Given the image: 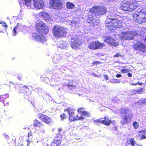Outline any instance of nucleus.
I'll use <instances>...</instances> for the list:
<instances>
[{
  "instance_id": "7ed1b4c3",
  "label": "nucleus",
  "mask_w": 146,
  "mask_h": 146,
  "mask_svg": "<svg viewBox=\"0 0 146 146\" xmlns=\"http://www.w3.org/2000/svg\"><path fill=\"white\" fill-rule=\"evenodd\" d=\"M138 6L135 0H122L120 3L121 9L125 11H132L136 9Z\"/></svg>"
},
{
  "instance_id": "58836bf2",
  "label": "nucleus",
  "mask_w": 146,
  "mask_h": 146,
  "mask_svg": "<svg viewBox=\"0 0 146 146\" xmlns=\"http://www.w3.org/2000/svg\"><path fill=\"white\" fill-rule=\"evenodd\" d=\"M27 141L28 142L27 145L28 146H30V144H31V143H32V141H30L29 139H28L27 140Z\"/></svg>"
},
{
  "instance_id": "f704fd0d",
  "label": "nucleus",
  "mask_w": 146,
  "mask_h": 146,
  "mask_svg": "<svg viewBox=\"0 0 146 146\" xmlns=\"http://www.w3.org/2000/svg\"><path fill=\"white\" fill-rule=\"evenodd\" d=\"M113 57L118 58L119 57H123V56L120 54L119 52H118L116 53L115 55H114L113 56Z\"/></svg>"
},
{
  "instance_id": "4be33fe9",
  "label": "nucleus",
  "mask_w": 146,
  "mask_h": 146,
  "mask_svg": "<svg viewBox=\"0 0 146 146\" xmlns=\"http://www.w3.org/2000/svg\"><path fill=\"white\" fill-rule=\"evenodd\" d=\"M38 15L42 17L46 21L49 20L50 18L49 14L44 11L40 12Z\"/></svg>"
},
{
  "instance_id": "473e14b6",
  "label": "nucleus",
  "mask_w": 146,
  "mask_h": 146,
  "mask_svg": "<svg viewBox=\"0 0 146 146\" xmlns=\"http://www.w3.org/2000/svg\"><path fill=\"white\" fill-rule=\"evenodd\" d=\"M23 91H25L27 92V91H29V89L28 87V86H24L22 88Z\"/></svg>"
},
{
  "instance_id": "aec40b11",
  "label": "nucleus",
  "mask_w": 146,
  "mask_h": 146,
  "mask_svg": "<svg viewBox=\"0 0 146 146\" xmlns=\"http://www.w3.org/2000/svg\"><path fill=\"white\" fill-rule=\"evenodd\" d=\"M104 42L109 43L110 45L114 46H116L117 45V44L115 42L114 39L110 37H106L104 40Z\"/></svg>"
},
{
  "instance_id": "09e8293b",
  "label": "nucleus",
  "mask_w": 146,
  "mask_h": 146,
  "mask_svg": "<svg viewBox=\"0 0 146 146\" xmlns=\"http://www.w3.org/2000/svg\"><path fill=\"white\" fill-rule=\"evenodd\" d=\"M127 76L129 77H131L132 76V74L130 73H128L127 74Z\"/></svg>"
},
{
  "instance_id": "c9c22d12",
  "label": "nucleus",
  "mask_w": 146,
  "mask_h": 146,
  "mask_svg": "<svg viewBox=\"0 0 146 146\" xmlns=\"http://www.w3.org/2000/svg\"><path fill=\"white\" fill-rule=\"evenodd\" d=\"M101 62L98 61H94L92 63V65H95V64H101Z\"/></svg>"
},
{
  "instance_id": "2eb2a0df",
  "label": "nucleus",
  "mask_w": 146,
  "mask_h": 146,
  "mask_svg": "<svg viewBox=\"0 0 146 146\" xmlns=\"http://www.w3.org/2000/svg\"><path fill=\"white\" fill-rule=\"evenodd\" d=\"M70 44L73 49H79L80 43L78 39L73 38L71 39Z\"/></svg>"
},
{
  "instance_id": "c85d7f7f",
  "label": "nucleus",
  "mask_w": 146,
  "mask_h": 146,
  "mask_svg": "<svg viewBox=\"0 0 146 146\" xmlns=\"http://www.w3.org/2000/svg\"><path fill=\"white\" fill-rule=\"evenodd\" d=\"M66 7L68 9H72L75 5L74 4L69 2L66 3Z\"/></svg>"
},
{
  "instance_id": "6e6552de",
  "label": "nucleus",
  "mask_w": 146,
  "mask_h": 146,
  "mask_svg": "<svg viewBox=\"0 0 146 146\" xmlns=\"http://www.w3.org/2000/svg\"><path fill=\"white\" fill-rule=\"evenodd\" d=\"M75 110L70 108H68L64 109V111H67L69 115V119L71 122L74 121L82 120L84 119L82 116H79L78 114L76 115L74 114Z\"/></svg>"
},
{
  "instance_id": "f03ea898",
  "label": "nucleus",
  "mask_w": 146,
  "mask_h": 146,
  "mask_svg": "<svg viewBox=\"0 0 146 146\" xmlns=\"http://www.w3.org/2000/svg\"><path fill=\"white\" fill-rule=\"evenodd\" d=\"M110 21L105 23V26L110 30H115L119 28L122 25V22L120 17H117L116 15L111 13L107 17Z\"/></svg>"
},
{
  "instance_id": "f8f14e48",
  "label": "nucleus",
  "mask_w": 146,
  "mask_h": 146,
  "mask_svg": "<svg viewBox=\"0 0 146 146\" xmlns=\"http://www.w3.org/2000/svg\"><path fill=\"white\" fill-rule=\"evenodd\" d=\"M133 48L135 50L141 51L143 53H146V46L145 44L141 42H138L134 44Z\"/></svg>"
},
{
  "instance_id": "37998d69",
  "label": "nucleus",
  "mask_w": 146,
  "mask_h": 146,
  "mask_svg": "<svg viewBox=\"0 0 146 146\" xmlns=\"http://www.w3.org/2000/svg\"><path fill=\"white\" fill-rule=\"evenodd\" d=\"M104 78L105 80H107L108 79V76L107 75H104Z\"/></svg>"
},
{
  "instance_id": "5fc2aeb1",
  "label": "nucleus",
  "mask_w": 146,
  "mask_h": 146,
  "mask_svg": "<svg viewBox=\"0 0 146 146\" xmlns=\"http://www.w3.org/2000/svg\"><path fill=\"white\" fill-rule=\"evenodd\" d=\"M1 84H0V88H1Z\"/></svg>"
},
{
  "instance_id": "79ce46f5",
  "label": "nucleus",
  "mask_w": 146,
  "mask_h": 146,
  "mask_svg": "<svg viewBox=\"0 0 146 146\" xmlns=\"http://www.w3.org/2000/svg\"><path fill=\"white\" fill-rule=\"evenodd\" d=\"M110 123L112 124L113 125H114L115 124H116V121H115L114 120H112L111 121L110 120Z\"/></svg>"
},
{
  "instance_id": "5701e85b",
  "label": "nucleus",
  "mask_w": 146,
  "mask_h": 146,
  "mask_svg": "<svg viewBox=\"0 0 146 146\" xmlns=\"http://www.w3.org/2000/svg\"><path fill=\"white\" fill-rule=\"evenodd\" d=\"M138 136L139 137L141 140L146 139V130L145 129L142 130L138 131Z\"/></svg>"
},
{
  "instance_id": "dca6fc26",
  "label": "nucleus",
  "mask_w": 146,
  "mask_h": 146,
  "mask_svg": "<svg viewBox=\"0 0 146 146\" xmlns=\"http://www.w3.org/2000/svg\"><path fill=\"white\" fill-rule=\"evenodd\" d=\"M34 7L37 9H43L45 7L44 3L42 0H33Z\"/></svg>"
},
{
  "instance_id": "423d86ee",
  "label": "nucleus",
  "mask_w": 146,
  "mask_h": 146,
  "mask_svg": "<svg viewBox=\"0 0 146 146\" xmlns=\"http://www.w3.org/2000/svg\"><path fill=\"white\" fill-rule=\"evenodd\" d=\"M54 36L57 38L65 36L68 31L67 28L63 26L54 25L52 28Z\"/></svg>"
},
{
  "instance_id": "603ef678",
  "label": "nucleus",
  "mask_w": 146,
  "mask_h": 146,
  "mask_svg": "<svg viewBox=\"0 0 146 146\" xmlns=\"http://www.w3.org/2000/svg\"><path fill=\"white\" fill-rule=\"evenodd\" d=\"M139 81L137 83H138V85H142L143 84V83H139Z\"/></svg>"
},
{
  "instance_id": "3c124183",
  "label": "nucleus",
  "mask_w": 146,
  "mask_h": 146,
  "mask_svg": "<svg viewBox=\"0 0 146 146\" xmlns=\"http://www.w3.org/2000/svg\"><path fill=\"white\" fill-rule=\"evenodd\" d=\"M18 79L19 80H20L22 79V76H19L18 77Z\"/></svg>"
},
{
  "instance_id": "c03bdc74",
  "label": "nucleus",
  "mask_w": 146,
  "mask_h": 146,
  "mask_svg": "<svg viewBox=\"0 0 146 146\" xmlns=\"http://www.w3.org/2000/svg\"><path fill=\"white\" fill-rule=\"evenodd\" d=\"M32 135V133L31 131L29 132L28 134V137H29L30 136Z\"/></svg>"
},
{
  "instance_id": "4c0bfd02",
  "label": "nucleus",
  "mask_w": 146,
  "mask_h": 146,
  "mask_svg": "<svg viewBox=\"0 0 146 146\" xmlns=\"http://www.w3.org/2000/svg\"><path fill=\"white\" fill-rule=\"evenodd\" d=\"M94 122L95 123H102V120H101L100 119H98L94 121Z\"/></svg>"
},
{
  "instance_id": "9b49d317",
  "label": "nucleus",
  "mask_w": 146,
  "mask_h": 146,
  "mask_svg": "<svg viewBox=\"0 0 146 146\" xmlns=\"http://www.w3.org/2000/svg\"><path fill=\"white\" fill-rule=\"evenodd\" d=\"M63 3L60 0H51L50 5L52 8L54 9H61L63 7Z\"/></svg>"
},
{
  "instance_id": "8fccbe9b",
  "label": "nucleus",
  "mask_w": 146,
  "mask_h": 146,
  "mask_svg": "<svg viewBox=\"0 0 146 146\" xmlns=\"http://www.w3.org/2000/svg\"><path fill=\"white\" fill-rule=\"evenodd\" d=\"M130 85L132 86H136L138 85V83H133L130 84Z\"/></svg>"
},
{
  "instance_id": "1a4fd4ad",
  "label": "nucleus",
  "mask_w": 146,
  "mask_h": 146,
  "mask_svg": "<svg viewBox=\"0 0 146 146\" xmlns=\"http://www.w3.org/2000/svg\"><path fill=\"white\" fill-rule=\"evenodd\" d=\"M138 33L134 31H127L122 32L121 34V37L123 40H130L133 39L134 36H137Z\"/></svg>"
},
{
  "instance_id": "a878e982",
  "label": "nucleus",
  "mask_w": 146,
  "mask_h": 146,
  "mask_svg": "<svg viewBox=\"0 0 146 146\" xmlns=\"http://www.w3.org/2000/svg\"><path fill=\"white\" fill-rule=\"evenodd\" d=\"M21 26L19 23H17L16 26L14 27L13 30V35L15 36L16 34V31L18 30H20L21 28Z\"/></svg>"
},
{
  "instance_id": "2f4dec72",
  "label": "nucleus",
  "mask_w": 146,
  "mask_h": 146,
  "mask_svg": "<svg viewBox=\"0 0 146 146\" xmlns=\"http://www.w3.org/2000/svg\"><path fill=\"white\" fill-rule=\"evenodd\" d=\"M133 125L134 129H137L139 127V123L136 121H134L132 123Z\"/></svg>"
},
{
  "instance_id": "864d4df0",
  "label": "nucleus",
  "mask_w": 146,
  "mask_h": 146,
  "mask_svg": "<svg viewBox=\"0 0 146 146\" xmlns=\"http://www.w3.org/2000/svg\"><path fill=\"white\" fill-rule=\"evenodd\" d=\"M144 40L146 42V37L144 39Z\"/></svg>"
},
{
  "instance_id": "b1692460",
  "label": "nucleus",
  "mask_w": 146,
  "mask_h": 146,
  "mask_svg": "<svg viewBox=\"0 0 146 146\" xmlns=\"http://www.w3.org/2000/svg\"><path fill=\"white\" fill-rule=\"evenodd\" d=\"M61 143V140L55 139H54L51 143V146H60Z\"/></svg>"
},
{
  "instance_id": "20e7f679",
  "label": "nucleus",
  "mask_w": 146,
  "mask_h": 146,
  "mask_svg": "<svg viewBox=\"0 0 146 146\" xmlns=\"http://www.w3.org/2000/svg\"><path fill=\"white\" fill-rule=\"evenodd\" d=\"M133 19L134 21L139 24L146 22V8L136 11L133 14Z\"/></svg>"
},
{
  "instance_id": "cd10ccee",
  "label": "nucleus",
  "mask_w": 146,
  "mask_h": 146,
  "mask_svg": "<svg viewBox=\"0 0 146 146\" xmlns=\"http://www.w3.org/2000/svg\"><path fill=\"white\" fill-rule=\"evenodd\" d=\"M128 141L129 142L128 144L131 145V146H135V144H136V142L134 138H131L129 140L127 141V143H128Z\"/></svg>"
},
{
  "instance_id": "a19ab883",
  "label": "nucleus",
  "mask_w": 146,
  "mask_h": 146,
  "mask_svg": "<svg viewBox=\"0 0 146 146\" xmlns=\"http://www.w3.org/2000/svg\"><path fill=\"white\" fill-rule=\"evenodd\" d=\"M117 127L116 126H114L112 128L113 131H117Z\"/></svg>"
},
{
  "instance_id": "6ab92c4d",
  "label": "nucleus",
  "mask_w": 146,
  "mask_h": 146,
  "mask_svg": "<svg viewBox=\"0 0 146 146\" xmlns=\"http://www.w3.org/2000/svg\"><path fill=\"white\" fill-rule=\"evenodd\" d=\"M7 28L6 23L3 21L0 22V33H3L6 31Z\"/></svg>"
},
{
  "instance_id": "0eeeda50",
  "label": "nucleus",
  "mask_w": 146,
  "mask_h": 146,
  "mask_svg": "<svg viewBox=\"0 0 146 146\" xmlns=\"http://www.w3.org/2000/svg\"><path fill=\"white\" fill-rule=\"evenodd\" d=\"M89 11L92 13H94L97 16L102 15L107 12L106 8L104 6H94L90 9Z\"/></svg>"
},
{
  "instance_id": "9d476101",
  "label": "nucleus",
  "mask_w": 146,
  "mask_h": 146,
  "mask_svg": "<svg viewBox=\"0 0 146 146\" xmlns=\"http://www.w3.org/2000/svg\"><path fill=\"white\" fill-rule=\"evenodd\" d=\"M105 46L104 43H101L98 41H93L89 43L88 48L90 49L94 50L102 48Z\"/></svg>"
},
{
  "instance_id": "7c9ffc66",
  "label": "nucleus",
  "mask_w": 146,
  "mask_h": 146,
  "mask_svg": "<svg viewBox=\"0 0 146 146\" xmlns=\"http://www.w3.org/2000/svg\"><path fill=\"white\" fill-rule=\"evenodd\" d=\"M143 91V88H141L136 90H133V91L135 92V94L137 93L141 94V92Z\"/></svg>"
},
{
  "instance_id": "ea45409f",
  "label": "nucleus",
  "mask_w": 146,
  "mask_h": 146,
  "mask_svg": "<svg viewBox=\"0 0 146 146\" xmlns=\"http://www.w3.org/2000/svg\"><path fill=\"white\" fill-rule=\"evenodd\" d=\"M3 135L5 137L6 139H9V136L5 133L3 134Z\"/></svg>"
},
{
  "instance_id": "e433bc0d",
  "label": "nucleus",
  "mask_w": 146,
  "mask_h": 146,
  "mask_svg": "<svg viewBox=\"0 0 146 146\" xmlns=\"http://www.w3.org/2000/svg\"><path fill=\"white\" fill-rule=\"evenodd\" d=\"M129 70L128 69H123L121 70V71L122 73H125L128 72Z\"/></svg>"
},
{
  "instance_id": "72a5a7b5",
  "label": "nucleus",
  "mask_w": 146,
  "mask_h": 146,
  "mask_svg": "<svg viewBox=\"0 0 146 146\" xmlns=\"http://www.w3.org/2000/svg\"><path fill=\"white\" fill-rule=\"evenodd\" d=\"M61 120L65 119L67 117V115L64 113L61 114L60 115Z\"/></svg>"
},
{
  "instance_id": "39448f33",
  "label": "nucleus",
  "mask_w": 146,
  "mask_h": 146,
  "mask_svg": "<svg viewBox=\"0 0 146 146\" xmlns=\"http://www.w3.org/2000/svg\"><path fill=\"white\" fill-rule=\"evenodd\" d=\"M119 113L121 115L120 116L121 119V122L123 125L127 124L133 116V113L129 108H121L119 110Z\"/></svg>"
},
{
  "instance_id": "de8ad7c7",
  "label": "nucleus",
  "mask_w": 146,
  "mask_h": 146,
  "mask_svg": "<svg viewBox=\"0 0 146 146\" xmlns=\"http://www.w3.org/2000/svg\"><path fill=\"white\" fill-rule=\"evenodd\" d=\"M63 45V44L61 43L60 44V47L61 48H63L66 46L65 45L62 46V45Z\"/></svg>"
},
{
  "instance_id": "a18cd8bd",
  "label": "nucleus",
  "mask_w": 146,
  "mask_h": 146,
  "mask_svg": "<svg viewBox=\"0 0 146 146\" xmlns=\"http://www.w3.org/2000/svg\"><path fill=\"white\" fill-rule=\"evenodd\" d=\"M116 77L117 78H119L122 76V75L120 74H117L116 75Z\"/></svg>"
},
{
  "instance_id": "412c9836",
  "label": "nucleus",
  "mask_w": 146,
  "mask_h": 146,
  "mask_svg": "<svg viewBox=\"0 0 146 146\" xmlns=\"http://www.w3.org/2000/svg\"><path fill=\"white\" fill-rule=\"evenodd\" d=\"M72 82L73 81L72 80H69L68 84L67 85L68 88L69 90H73L76 88V86L73 84V83ZM66 86V85H64L62 86L63 88H64Z\"/></svg>"
},
{
  "instance_id": "ddd939ff",
  "label": "nucleus",
  "mask_w": 146,
  "mask_h": 146,
  "mask_svg": "<svg viewBox=\"0 0 146 146\" xmlns=\"http://www.w3.org/2000/svg\"><path fill=\"white\" fill-rule=\"evenodd\" d=\"M38 117L43 122L48 125L51 124L52 120V118L44 114L40 113L38 115Z\"/></svg>"
},
{
  "instance_id": "4468645a",
  "label": "nucleus",
  "mask_w": 146,
  "mask_h": 146,
  "mask_svg": "<svg viewBox=\"0 0 146 146\" xmlns=\"http://www.w3.org/2000/svg\"><path fill=\"white\" fill-rule=\"evenodd\" d=\"M87 21L90 25L93 27L97 26L100 23L99 20L94 18L93 16L91 15L88 16Z\"/></svg>"
},
{
  "instance_id": "c756f323",
  "label": "nucleus",
  "mask_w": 146,
  "mask_h": 146,
  "mask_svg": "<svg viewBox=\"0 0 146 146\" xmlns=\"http://www.w3.org/2000/svg\"><path fill=\"white\" fill-rule=\"evenodd\" d=\"M32 0H23V2L27 6L30 7L32 5Z\"/></svg>"
},
{
  "instance_id": "393cba45",
  "label": "nucleus",
  "mask_w": 146,
  "mask_h": 146,
  "mask_svg": "<svg viewBox=\"0 0 146 146\" xmlns=\"http://www.w3.org/2000/svg\"><path fill=\"white\" fill-rule=\"evenodd\" d=\"M104 119L102 120V123L107 126L109 125L110 120L108 119V117L107 116L104 117Z\"/></svg>"
},
{
  "instance_id": "f257e3e1",
  "label": "nucleus",
  "mask_w": 146,
  "mask_h": 146,
  "mask_svg": "<svg viewBox=\"0 0 146 146\" xmlns=\"http://www.w3.org/2000/svg\"><path fill=\"white\" fill-rule=\"evenodd\" d=\"M35 28L37 32V35H36V38L41 42L45 41L46 38L44 35L48 33L49 31L48 27L43 21L37 20L35 21Z\"/></svg>"
},
{
  "instance_id": "f3484780",
  "label": "nucleus",
  "mask_w": 146,
  "mask_h": 146,
  "mask_svg": "<svg viewBox=\"0 0 146 146\" xmlns=\"http://www.w3.org/2000/svg\"><path fill=\"white\" fill-rule=\"evenodd\" d=\"M33 125L34 127H38V130L39 131L41 132H44L45 131L44 129V125L42 123V122L38 120H35Z\"/></svg>"
},
{
  "instance_id": "a211bd4d",
  "label": "nucleus",
  "mask_w": 146,
  "mask_h": 146,
  "mask_svg": "<svg viewBox=\"0 0 146 146\" xmlns=\"http://www.w3.org/2000/svg\"><path fill=\"white\" fill-rule=\"evenodd\" d=\"M85 108L83 107L79 108L77 110L78 112L81 114V116H84L85 117H89L90 116V114L89 112L84 110Z\"/></svg>"
},
{
  "instance_id": "49530a36",
  "label": "nucleus",
  "mask_w": 146,
  "mask_h": 146,
  "mask_svg": "<svg viewBox=\"0 0 146 146\" xmlns=\"http://www.w3.org/2000/svg\"><path fill=\"white\" fill-rule=\"evenodd\" d=\"M141 102L143 104H146V98L142 100Z\"/></svg>"
},
{
  "instance_id": "bb28decb",
  "label": "nucleus",
  "mask_w": 146,
  "mask_h": 146,
  "mask_svg": "<svg viewBox=\"0 0 146 146\" xmlns=\"http://www.w3.org/2000/svg\"><path fill=\"white\" fill-rule=\"evenodd\" d=\"M9 97V94H7L0 95V102H4L5 100Z\"/></svg>"
}]
</instances>
